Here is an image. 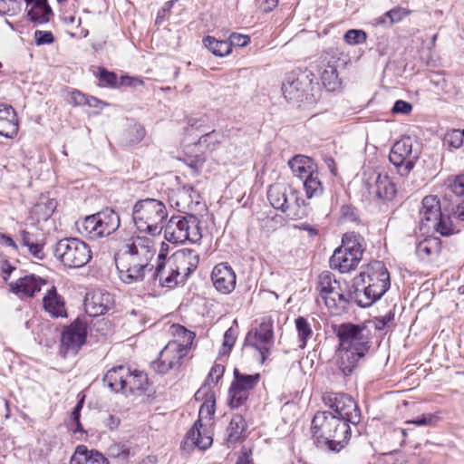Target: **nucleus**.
I'll use <instances>...</instances> for the list:
<instances>
[{"instance_id": "1", "label": "nucleus", "mask_w": 464, "mask_h": 464, "mask_svg": "<svg viewBox=\"0 0 464 464\" xmlns=\"http://www.w3.org/2000/svg\"><path fill=\"white\" fill-rule=\"evenodd\" d=\"M339 344L335 352L336 365L343 375H350L359 361L369 352L372 332L365 324H341L334 327Z\"/></svg>"}, {"instance_id": "2", "label": "nucleus", "mask_w": 464, "mask_h": 464, "mask_svg": "<svg viewBox=\"0 0 464 464\" xmlns=\"http://www.w3.org/2000/svg\"><path fill=\"white\" fill-rule=\"evenodd\" d=\"M311 429L317 447H326L334 452L343 449L351 436L350 426L332 411H318L313 418Z\"/></svg>"}, {"instance_id": "3", "label": "nucleus", "mask_w": 464, "mask_h": 464, "mask_svg": "<svg viewBox=\"0 0 464 464\" xmlns=\"http://www.w3.org/2000/svg\"><path fill=\"white\" fill-rule=\"evenodd\" d=\"M167 217L165 204L156 198L140 199L132 208V219L137 229L152 236L161 232L162 224Z\"/></svg>"}, {"instance_id": "4", "label": "nucleus", "mask_w": 464, "mask_h": 464, "mask_svg": "<svg viewBox=\"0 0 464 464\" xmlns=\"http://www.w3.org/2000/svg\"><path fill=\"white\" fill-rule=\"evenodd\" d=\"M178 334H182L184 343L177 340L169 341L160 351L158 360L151 362V368L157 373L165 374L169 371L179 368L190 348L194 333L183 326H177Z\"/></svg>"}, {"instance_id": "5", "label": "nucleus", "mask_w": 464, "mask_h": 464, "mask_svg": "<svg viewBox=\"0 0 464 464\" xmlns=\"http://www.w3.org/2000/svg\"><path fill=\"white\" fill-rule=\"evenodd\" d=\"M317 290L330 310L343 309L352 301L353 295L345 280L336 279L334 275L324 271L318 276Z\"/></svg>"}, {"instance_id": "6", "label": "nucleus", "mask_w": 464, "mask_h": 464, "mask_svg": "<svg viewBox=\"0 0 464 464\" xmlns=\"http://www.w3.org/2000/svg\"><path fill=\"white\" fill-rule=\"evenodd\" d=\"M363 238L355 234H344L342 246L335 249L330 258V266L341 273H348L355 269L362 256Z\"/></svg>"}, {"instance_id": "7", "label": "nucleus", "mask_w": 464, "mask_h": 464, "mask_svg": "<svg viewBox=\"0 0 464 464\" xmlns=\"http://www.w3.org/2000/svg\"><path fill=\"white\" fill-rule=\"evenodd\" d=\"M164 237L172 244L198 242L202 237L198 218L195 215L172 217L164 227Z\"/></svg>"}, {"instance_id": "8", "label": "nucleus", "mask_w": 464, "mask_h": 464, "mask_svg": "<svg viewBox=\"0 0 464 464\" xmlns=\"http://www.w3.org/2000/svg\"><path fill=\"white\" fill-rule=\"evenodd\" d=\"M54 256L64 266L80 268L91 260L92 251L90 246L81 239L65 237L57 242Z\"/></svg>"}, {"instance_id": "9", "label": "nucleus", "mask_w": 464, "mask_h": 464, "mask_svg": "<svg viewBox=\"0 0 464 464\" xmlns=\"http://www.w3.org/2000/svg\"><path fill=\"white\" fill-rule=\"evenodd\" d=\"M215 404L216 399L214 394H208L204 403L200 406L198 420L195 421L192 428L188 431L186 435L184 441L186 445L190 444L200 450H206L212 445L213 439L208 430L203 429L201 419H212L215 414Z\"/></svg>"}, {"instance_id": "10", "label": "nucleus", "mask_w": 464, "mask_h": 464, "mask_svg": "<svg viewBox=\"0 0 464 464\" xmlns=\"http://www.w3.org/2000/svg\"><path fill=\"white\" fill-rule=\"evenodd\" d=\"M156 254L152 240L146 237H137L129 239L122 247L114 255L124 258L130 263L144 265L151 267L150 261Z\"/></svg>"}, {"instance_id": "11", "label": "nucleus", "mask_w": 464, "mask_h": 464, "mask_svg": "<svg viewBox=\"0 0 464 464\" xmlns=\"http://www.w3.org/2000/svg\"><path fill=\"white\" fill-rule=\"evenodd\" d=\"M420 157L418 148H413V142L410 137H405L396 141L390 152L389 160L401 177H406L413 169Z\"/></svg>"}, {"instance_id": "12", "label": "nucleus", "mask_w": 464, "mask_h": 464, "mask_svg": "<svg viewBox=\"0 0 464 464\" xmlns=\"http://www.w3.org/2000/svg\"><path fill=\"white\" fill-rule=\"evenodd\" d=\"M233 374L234 380L228 391L229 405L231 408H239L246 403L250 392L257 385L260 374L241 373L237 368L234 369Z\"/></svg>"}, {"instance_id": "13", "label": "nucleus", "mask_w": 464, "mask_h": 464, "mask_svg": "<svg viewBox=\"0 0 464 464\" xmlns=\"http://www.w3.org/2000/svg\"><path fill=\"white\" fill-rule=\"evenodd\" d=\"M313 81L314 74L309 71L289 73L282 86L285 98L290 102H302L305 95L312 91Z\"/></svg>"}, {"instance_id": "14", "label": "nucleus", "mask_w": 464, "mask_h": 464, "mask_svg": "<svg viewBox=\"0 0 464 464\" xmlns=\"http://www.w3.org/2000/svg\"><path fill=\"white\" fill-rule=\"evenodd\" d=\"M327 403L334 416L345 420L349 425L361 421V411L353 399L345 393H335L328 397Z\"/></svg>"}, {"instance_id": "15", "label": "nucleus", "mask_w": 464, "mask_h": 464, "mask_svg": "<svg viewBox=\"0 0 464 464\" xmlns=\"http://www.w3.org/2000/svg\"><path fill=\"white\" fill-rule=\"evenodd\" d=\"M274 343L273 323L271 320L262 322L258 328L247 333L245 339V345L255 348L261 356L263 362Z\"/></svg>"}, {"instance_id": "16", "label": "nucleus", "mask_w": 464, "mask_h": 464, "mask_svg": "<svg viewBox=\"0 0 464 464\" xmlns=\"http://www.w3.org/2000/svg\"><path fill=\"white\" fill-rule=\"evenodd\" d=\"M364 185L369 194L382 200H392L396 194L394 183L386 174L378 171L368 173Z\"/></svg>"}, {"instance_id": "17", "label": "nucleus", "mask_w": 464, "mask_h": 464, "mask_svg": "<svg viewBox=\"0 0 464 464\" xmlns=\"http://www.w3.org/2000/svg\"><path fill=\"white\" fill-rule=\"evenodd\" d=\"M371 272H368V286L372 288V295L379 300L390 288V274L384 264L375 261L371 265Z\"/></svg>"}, {"instance_id": "18", "label": "nucleus", "mask_w": 464, "mask_h": 464, "mask_svg": "<svg viewBox=\"0 0 464 464\" xmlns=\"http://www.w3.org/2000/svg\"><path fill=\"white\" fill-rule=\"evenodd\" d=\"M114 261L121 280L129 285L143 281L146 273L153 269V266L147 267L144 265L130 263L117 256H114Z\"/></svg>"}, {"instance_id": "19", "label": "nucleus", "mask_w": 464, "mask_h": 464, "mask_svg": "<svg viewBox=\"0 0 464 464\" xmlns=\"http://www.w3.org/2000/svg\"><path fill=\"white\" fill-rule=\"evenodd\" d=\"M211 280L215 288L225 295L231 293L237 284L236 274L227 263H220L214 266Z\"/></svg>"}, {"instance_id": "20", "label": "nucleus", "mask_w": 464, "mask_h": 464, "mask_svg": "<svg viewBox=\"0 0 464 464\" xmlns=\"http://www.w3.org/2000/svg\"><path fill=\"white\" fill-rule=\"evenodd\" d=\"M170 261L174 265V269L179 272L180 280L184 282L198 267L199 256L193 249L184 248L177 252Z\"/></svg>"}, {"instance_id": "21", "label": "nucleus", "mask_w": 464, "mask_h": 464, "mask_svg": "<svg viewBox=\"0 0 464 464\" xmlns=\"http://www.w3.org/2000/svg\"><path fill=\"white\" fill-rule=\"evenodd\" d=\"M86 334L87 326L85 322L77 318L63 331L62 345L67 350L76 351L85 343Z\"/></svg>"}, {"instance_id": "22", "label": "nucleus", "mask_w": 464, "mask_h": 464, "mask_svg": "<svg viewBox=\"0 0 464 464\" xmlns=\"http://www.w3.org/2000/svg\"><path fill=\"white\" fill-rule=\"evenodd\" d=\"M158 258L159 262L153 273L155 281L158 280L161 286L168 288H173L179 284L183 283L180 280L179 272L174 269V265L170 259L166 260L161 253L159 254Z\"/></svg>"}, {"instance_id": "23", "label": "nucleus", "mask_w": 464, "mask_h": 464, "mask_svg": "<svg viewBox=\"0 0 464 464\" xmlns=\"http://www.w3.org/2000/svg\"><path fill=\"white\" fill-rule=\"evenodd\" d=\"M113 305L112 295L102 290H96L87 294L84 306L90 316L96 317L105 314Z\"/></svg>"}, {"instance_id": "24", "label": "nucleus", "mask_w": 464, "mask_h": 464, "mask_svg": "<svg viewBox=\"0 0 464 464\" xmlns=\"http://www.w3.org/2000/svg\"><path fill=\"white\" fill-rule=\"evenodd\" d=\"M45 281L34 275H28L9 284L10 291L21 298L33 297L40 292Z\"/></svg>"}, {"instance_id": "25", "label": "nucleus", "mask_w": 464, "mask_h": 464, "mask_svg": "<svg viewBox=\"0 0 464 464\" xmlns=\"http://www.w3.org/2000/svg\"><path fill=\"white\" fill-rule=\"evenodd\" d=\"M442 213L440 199L437 196H426L421 202L420 209V226L430 228V225L440 217Z\"/></svg>"}, {"instance_id": "26", "label": "nucleus", "mask_w": 464, "mask_h": 464, "mask_svg": "<svg viewBox=\"0 0 464 464\" xmlns=\"http://www.w3.org/2000/svg\"><path fill=\"white\" fill-rule=\"evenodd\" d=\"M95 216L100 237L110 236L120 227V217L111 208H105L96 213Z\"/></svg>"}, {"instance_id": "27", "label": "nucleus", "mask_w": 464, "mask_h": 464, "mask_svg": "<svg viewBox=\"0 0 464 464\" xmlns=\"http://www.w3.org/2000/svg\"><path fill=\"white\" fill-rule=\"evenodd\" d=\"M27 5V16L30 21L43 24L50 21L53 10L47 0H25Z\"/></svg>"}, {"instance_id": "28", "label": "nucleus", "mask_w": 464, "mask_h": 464, "mask_svg": "<svg viewBox=\"0 0 464 464\" xmlns=\"http://www.w3.org/2000/svg\"><path fill=\"white\" fill-rule=\"evenodd\" d=\"M43 305L44 310L53 317L67 316L64 299L57 293L54 285H53L44 296Z\"/></svg>"}, {"instance_id": "29", "label": "nucleus", "mask_w": 464, "mask_h": 464, "mask_svg": "<svg viewBox=\"0 0 464 464\" xmlns=\"http://www.w3.org/2000/svg\"><path fill=\"white\" fill-rule=\"evenodd\" d=\"M198 194L191 186H183L170 198V202L179 211H186L191 208V205L198 203Z\"/></svg>"}, {"instance_id": "30", "label": "nucleus", "mask_w": 464, "mask_h": 464, "mask_svg": "<svg viewBox=\"0 0 464 464\" xmlns=\"http://www.w3.org/2000/svg\"><path fill=\"white\" fill-rule=\"evenodd\" d=\"M291 197H287V202L281 212L286 214L292 219H299L308 215L305 200L300 196V192L292 187Z\"/></svg>"}, {"instance_id": "31", "label": "nucleus", "mask_w": 464, "mask_h": 464, "mask_svg": "<svg viewBox=\"0 0 464 464\" xmlns=\"http://www.w3.org/2000/svg\"><path fill=\"white\" fill-rule=\"evenodd\" d=\"M129 367L119 365L110 369L103 377V383L115 392L126 390V378Z\"/></svg>"}, {"instance_id": "32", "label": "nucleus", "mask_w": 464, "mask_h": 464, "mask_svg": "<svg viewBox=\"0 0 464 464\" xmlns=\"http://www.w3.org/2000/svg\"><path fill=\"white\" fill-rule=\"evenodd\" d=\"M70 464H109L107 459L97 450H89L80 445L71 458Z\"/></svg>"}, {"instance_id": "33", "label": "nucleus", "mask_w": 464, "mask_h": 464, "mask_svg": "<svg viewBox=\"0 0 464 464\" xmlns=\"http://www.w3.org/2000/svg\"><path fill=\"white\" fill-rule=\"evenodd\" d=\"M292 195V186L282 183L273 184L267 190V198L271 206L280 211H282L283 207L286 204L287 197Z\"/></svg>"}, {"instance_id": "34", "label": "nucleus", "mask_w": 464, "mask_h": 464, "mask_svg": "<svg viewBox=\"0 0 464 464\" xmlns=\"http://www.w3.org/2000/svg\"><path fill=\"white\" fill-rule=\"evenodd\" d=\"M288 165L293 174L303 180L317 170L312 159L303 155L293 157L288 161Z\"/></svg>"}, {"instance_id": "35", "label": "nucleus", "mask_w": 464, "mask_h": 464, "mask_svg": "<svg viewBox=\"0 0 464 464\" xmlns=\"http://www.w3.org/2000/svg\"><path fill=\"white\" fill-rule=\"evenodd\" d=\"M19 237L22 245L28 248V251L31 255L38 259H43L44 257L43 251L44 243L42 242L39 235L30 232L26 229H20Z\"/></svg>"}, {"instance_id": "36", "label": "nucleus", "mask_w": 464, "mask_h": 464, "mask_svg": "<svg viewBox=\"0 0 464 464\" xmlns=\"http://www.w3.org/2000/svg\"><path fill=\"white\" fill-rule=\"evenodd\" d=\"M415 251L420 259L429 260L440 253V240L438 237L425 238L417 244Z\"/></svg>"}, {"instance_id": "37", "label": "nucleus", "mask_w": 464, "mask_h": 464, "mask_svg": "<svg viewBox=\"0 0 464 464\" xmlns=\"http://www.w3.org/2000/svg\"><path fill=\"white\" fill-rule=\"evenodd\" d=\"M147 384L148 377L144 372L139 371L131 372L129 368V373L126 378V390L124 392H144Z\"/></svg>"}, {"instance_id": "38", "label": "nucleus", "mask_w": 464, "mask_h": 464, "mask_svg": "<svg viewBox=\"0 0 464 464\" xmlns=\"http://www.w3.org/2000/svg\"><path fill=\"white\" fill-rule=\"evenodd\" d=\"M304 189L307 198H319L323 195L324 187L321 181L320 173L315 170L313 174L307 176L304 180Z\"/></svg>"}, {"instance_id": "39", "label": "nucleus", "mask_w": 464, "mask_h": 464, "mask_svg": "<svg viewBox=\"0 0 464 464\" xmlns=\"http://www.w3.org/2000/svg\"><path fill=\"white\" fill-rule=\"evenodd\" d=\"M95 221H97L95 214L88 216L82 220L77 221L76 227L79 233L82 237H86L91 239L100 238L98 225Z\"/></svg>"}, {"instance_id": "40", "label": "nucleus", "mask_w": 464, "mask_h": 464, "mask_svg": "<svg viewBox=\"0 0 464 464\" xmlns=\"http://www.w3.org/2000/svg\"><path fill=\"white\" fill-rule=\"evenodd\" d=\"M203 44L216 56L224 57L231 53V44L228 41L206 36L203 39Z\"/></svg>"}, {"instance_id": "41", "label": "nucleus", "mask_w": 464, "mask_h": 464, "mask_svg": "<svg viewBox=\"0 0 464 464\" xmlns=\"http://www.w3.org/2000/svg\"><path fill=\"white\" fill-rule=\"evenodd\" d=\"M9 118H0V135L12 139L18 132V119L15 111H8Z\"/></svg>"}, {"instance_id": "42", "label": "nucleus", "mask_w": 464, "mask_h": 464, "mask_svg": "<svg viewBox=\"0 0 464 464\" xmlns=\"http://www.w3.org/2000/svg\"><path fill=\"white\" fill-rule=\"evenodd\" d=\"M411 11L406 10L402 7L397 6L390 11L383 14L382 16L375 20L376 24H386L387 19H389V25H392L393 24L401 22L405 16H407Z\"/></svg>"}, {"instance_id": "43", "label": "nucleus", "mask_w": 464, "mask_h": 464, "mask_svg": "<svg viewBox=\"0 0 464 464\" xmlns=\"http://www.w3.org/2000/svg\"><path fill=\"white\" fill-rule=\"evenodd\" d=\"M295 323L298 334L299 347L304 348L306 346L307 341L313 335V330L306 318L303 316L297 317Z\"/></svg>"}, {"instance_id": "44", "label": "nucleus", "mask_w": 464, "mask_h": 464, "mask_svg": "<svg viewBox=\"0 0 464 464\" xmlns=\"http://www.w3.org/2000/svg\"><path fill=\"white\" fill-rule=\"evenodd\" d=\"M246 429V421L241 415L234 416L227 427V440L235 442L238 440Z\"/></svg>"}, {"instance_id": "45", "label": "nucleus", "mask_w": 464, "mask_h": 464, "mask_svg": "<svg viewBox=\"0 0 464 464\" xmlns=\"http://www.w3.org/2000/svg\"><path fill=\"white\" fill-rule=\"evenodd\" d=\"M321 80L328 91H334L340 84L337 70L332 65H327L324 69Z\"/></svg>"}, {"instance_id": "46", "label": "nucleus", "mask_w": 464, "mask_h": 464, "mask_svg": "<svg viewBox=\"0 0 464 464\" xmlns=\"http://www.w3.org/2000/svg\"><path fill=\"white\" fill-rule=\"evenodd\" d=\"M430 227L434 228L443 237H449L455 231L451 218L448 215H444L443 212L440 214V217L430 225Z\"/></svg>"}, {"instance_id": "47", "label": "nucleus", "mask_w": 464, "mask_h": 464, "mask_svg": "<svg viewBox=\"0 0 464 464\" xmlns=\"http://www.w3.org/2000/svg\"><path fill=\"white\" fill-rule=\"evenodd\" d=\"M353 300L361 307H368L377 301V298L372 295V288L368 285L362 290L356 289L353 293L352 292Z\"/></svg>"}, {"instance_id": "48", "label": "nucleus", "mask_w": 464, "mask_h": 464, "mask_svg": "<svg viewBox=\"0 0 464 464\" xmlns=\"http://www.w3.org/2000/svg\"><path fill=\"white\" fill-rule=\"evenodd\" d=\"M111 458L127 460L130 458V450L127 442H114L108 449Z\"/></svg>"}, {"instance_id": "49", "label": "nucleus", "mask_w": 464, "mask_h": 464, "mask_svg": "<svg viewBox=\"0 0 464 464\" xmlns=\"http://www.w3.org/2000/svg\"><path fill=\"white\" fill-rule=\"evenodd\" d=\"M344 42L349 45H358L366 42L367 34L361 29H350L343 35Z\"/></svg>"}, {"instance_id": "50", "label": "nucleus", "mask_w": 464, "mask_h": 464, "mask_svg": "<svg viewBox=\"0 0 464 464\" xmlns=\"http://www.w3.org/2000/svg\"><path fill=\"white\" fill-rule=\"evenodd\" d=\"M98 78L102 86H108L116 88L120 85L118 82L117 74L113 72H110L104 68H99Z\"/></svg>"}, {"instance_id": "51", "label": "nucleus", "mask_w": 464, "mask_h": 464, "mask_svg": "<svg viewBox=\"0 0 464 464\" xmlns=\"http://www.w3.org/2000/svg\"><path fill=\"white\" fill-rule=\"evenodd\" d=\"M222 135L216 131L212 130L210 132H208L204 135H202L198 139V144L204 145L209 150H214L218 144L221 141Z\"/></svg>"}, {"instance_id": "52", "label": "nucleus", "mask_w": 464, "mask_h": 464, "mask_svg": "<svg viewBox=\"0 0 464 464\" xmlns=\"http://www.w3.org/2000/svg\"><path fill=\"white\" fill-rule=\"evenodd\" d=\"M83 403H84V396H82L81 399H79L77 404L75 405V407L73 408L72 413H71V421L75 425L74 428L72 427L73 432H82L83 430H82V424L80 422V412L83 407Z\"/></svg>"}, {"instance_id": "53", "label": "nucleus", "mask_w": 464, "mask_h": 464, "mask_svg": "<svg viewBox=\"0 0 464 464\" xmlns=\"http://www.w3.org/2000/svg\"><path fill=\"white\" fill-rule=\"evenodd\" d=\"M445 143L453 148L459 149L462 146L463 140L460 137V130H452L449 131L444 138Z\"/></svg>"}, {"instance_id": "54", "label": "nucleus", "mask_w": 464, "mask_h": 464, "mask_svg": "<svg viewBox=\"0 0 464 464\" xmlns=\"http://www.w3.org/2000/svg\"><path fill=\"white\" fill-rule=\"evenodd\" d=\"M129 140L132 143L140 142L146 135L144 127L140 124H134L128 130Z\"/></svg>"}, {"instance_id": "55", "label": "nucleus", "mask_w": 464, "mask_h": 464, "mask_svg": "<svg viewBox=\"0 0 464 464\" xmlns=\"http://www.w3.org/2000/svg\"><path fill=\"white\" fill-rule=\"evenodd\" d=\"M34 40L37 45L50 44L54 42V36L50 31L37 30L34 32Z\"/></svg>"}, {"instance_id": "56", "label": "nucleus", "mask_w": 464, "mask_h": 464, "mask_svg": "<svg viewBox=\"0 0 464 464\" xmlns=\"http://www.w3.org/2000/svg\"><path fill=\"white\" fill-rule=\"evenodd\" d=\"M450 190L457 196L464 195V174L456 176L450 184Z\"/></svg>"}, {"instance_id": "57", "label": "nucleus", "mask_w": 464, "mask_h": 464, "mask_svg": "<svg viewBox=\"0 0 464 464\" xmlns=\"http://www.w3.org/2000/svg\"><path fill=\"white\" fill-rule=\"evenodd\" d=\"M225 372V367L221 364H215L208 375V379H207V382H212L214 384H217L218 382V381L222 378L223 374Z\"/></svg>"}, {"instance_id": "58", "label": "nucleus", "mask_w": 464, "mask_h": 464, "mask_svg": "<svg viewBox=\"0 0 464 464\" xmlns=\"http://www.w3.org/2000/svg\"><path fill=\"white\" fill-rule=\"evenodd\" d=\"M394 319V314L390 311L383 316L375 317L372 320L373 326L376 330H382Z\"/></svg>"}, {"instance_id": "59", "label": "nucleus", "mask_w": 464, "mask_h": 464, "mask_svg": "<svg viewBox=\"0 0 464 464\" xmlns=\"http://www.w3.org/2000/svg\"><path fill=\"white\" fill-rule=\"evenodd\" d=\"M412 111V105L403 100H398L395 102L392 111L394 114H409Z\"/></svg>"}, {"instance_id": "60", "label": "nucleus", "mask_w": 464, "mask_h": 464, "mask_svg": "<svg viewBox=\"0 0 464 464\" xmlns=\"http://www.w3.org/2000/svg\"><path fill=\"white\" fill-rule=\"evenodd\" d=\"M250 42V39L247 35L240 34L237 33H233L229 36L228 43L231 44V47L233 45L238 46V47H244L248 44Z\"/></svg>"}, {"instance_id": "61", "label": "nucleus", "mask_w": 464, "mask_h": 464, "mask_svg": "<svg viewBox=\"0 0 464 464\" xmlns=\"http://www.w3.org/2000/svg\"><path fill=\"white\" fill-rule=\"evenodd\" d=\"M187 165L194 171L198 172L205 163V158L201 155L189 157L186 160Z\"/></svg>"}, {"instance_id": "62", "label": "nucleus", "mask_w": 464, "mask_h": 464, "mask_svg": "<svg viewBox=\"0 0 464 464\" xmlns=\"http://www.w3.org/2000/svg\"><path fill=\"white\" fill-rule=\"evenodd\" d=\"M236 342V336L232 328L227 329L224 334L223 352H230Z\"/></svg>"}, {"instance_id": "63", "label": "nucleus", "mask_w": 464, "mask_h": 464, "mask_svg": "<svg viewBox=\"0 0 464 464\" xmlns=\"http://www.w3.org/2000/svg\"><path fill=\"white\" fill-rule=\"evenodd\" d=\"M436 419V416L433 414H422L421 416H419L416 419L409 420L407 422L418 426H428L433 424Z\"/></svg>"}, {"instance_id": "64", "label": "nucleus", "mask_w": 464, "mask_h": 464, "mask_svg": "<svg viewBox=\"0 0 464 464\" xmlns=\"http://www.w3.org/2000/svg\"><path fill=\"white\" fill-rule=\"evenodd\" d=\"M177 0H170L165 3V5L159 10L156 24H161L164 19L167 17L168 14L170 12V9L174 5Z\"/></svg>"}]
</instances>
